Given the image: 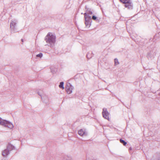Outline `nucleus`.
<instances>
[{"label":"nucleus","mask_w":160,"mask_h":160,"mask_svg":"<svg viewBox=\"0 0 160 160\" xmlns=\"http://www.w3.org/2000/svg\"><path fill=\"white\" fill-rule=\"evenodd\" d=\"M45 40L49 44L48 46L52 47L56 42V36L51 32H48L45 38Z\"/></svg>","instance_id":"f257e3e1"},{"label":"nucleus","mask_w":160,"mask_h":160,"mask_svg":"<svg viewBox=\"0 0 160 160\" xmlns=\"http://www.w3.org/2000/svg\"><path fill=\"white\" fill-rule=\"evenodd\" d=\"M15 149V148L14 146L9 143L7 146L6 149L2 152V154L3 156L6 157L10 153V151Z\"/></svg>","instance_id":"f03ea898"},{"label":"nucleus","mask_w":160,"mask_h":160,"mask_svg":"<svg viewBox=\"0 0 160 160\" xmlns=\"http://www.w3.org/2000/svg\"><path fill=\"white\" fill-rule=\"evenodd\" d=\"M0 124L10 129H12L13 127V124L11 122L2 119L1 118H0Z\"/></svg>","instance_id":"7ed1b4c3"},{"label":"nucleus","mask_w":160,"mask_h":160,"mask_svg":"<svg viewBox=\"0 0 160 160\" xmlns=\"http://www.w3.org/2000/svg\"><path fill=\"white\" fill-rule=\"evenodd\" d=\"M120 1L125 4L124 6L128 9H132L133 8V4L131 0H119Z\"/></svg>","instance_id":"20e7f679"},{"label":"nucleus","mask_w":160,"mask_h":160,"mask_svg":"<svg viewBox=\"0 0 160 160\" xmlns=\"http://www.w3.org/2000/svg\"><path fill=\"white\" fill-rule=\"evenodd\" d=\"M17 24V22L15 20L11 21L10 24V28L11 31H13L14 32H17V29L16 26Z\"/></svg>","instance_id":"39448f33"},{"label":"nucleus","mask_w":160,"mask_h":160,"mask_svg":"<svg viewBox=\"0 0 160 160\" xmlns=\"http://www.w3.org/2000/svg\"><path fill=\"white\" fill-rule=\"evenodd\" d=\"M38 95L41 97L42 100L46 105H48L49 104V99L47 96L45 95L42 96L41 94L39 92H38Z\"/></svg>","instance_id":"423d86ee"},{"label":"nucleus","mask_w":160,"mask_h":160,"mask_svg":"<svg viewBox=\"0 0 160 160\" xmlns=\"http://www.w3.org/2000/svg\"><path fill=\"white\" fill-rule=\"evenodd\" d=\"M103 117L105 119L109 120V113L107 110L106 108H103L102 112Z\"/></svg>","instance_id":"0eeeda50"},{"label":"nucleus","mask_w":160,"mask_h":160,"mask_svg":"<svg viewBox=\"0 0 160 160\" xmlns=\"http://www.w3.org/2000/svg\"><path fill=\"white\" fill-rule=\"evenodd\" d=\"M78 133L81 136H86L88 135V133L86 131L82 129L78 131Z\"/></svg>","instance_id":"6e6552de"},{"label":"nucleus","mask_w":160,"mask_h":160,"mask_svg":"<svg viewBox=\"0 0 160 160\" xmlns=\"http://www.w3.org/2000/svg\"><path fill=\"white\" fill-rule=\"evenodd\" d=\"M69 84L70 85V87L67 86L66 88V91L67 92V93L68 94H70L72 92V90L73 88V87L72 86L70 83H69Z\"/></svg>","instance_id":"1a4fd4ad"},{"label":"nucleus","mask_w":160,"mask_h":160,"mask_svg":"<svg viewBox=\"0 0 160 160\" xmlns=\"http://www.w3.org/2000/svg\"><path fill=\"white\" fill-rule=\"evenodd\" d=\"M84 15L85 21L92 22L91 17L89 15H87L86 13H84Z\"/></svg>","instance_id":"9d476101"},{"label":"nucleus","mask_w":160,"mask_h":160,"mask_svg":"<svg viewBox=\"0 0 160 160\" xmlns=\"http://www.w3.org/2000/svg\"><path fill=\"white\" fill-rule=\"evenodd\" d=\"M156 52L155 50H152L150 51L149 53H148V58H151L154 57L156 54Z\"/></svg>","instance_id":"9b49d317"},{"label":"nucleus","mask_w":160,"mask_h":160,"mask_svg":"<svg viewBox=\"0 0 160 160\" xmlns=\"http://www.w3.org/2000/svg\"><path fill=\"white\" fill-rule=\"evenodd\" d=\"M86 9V12L85 13H86L87 15H91L92 14V12L91 11V9L89 8H88L86 6L85 7Z\"/></svg>","instance_id":"f8f14e48"},{"label":"nucleus","mask_w":160,"mask_h":160,"mask_svg":"<svg viewBox=\"0 0 160 160\" xmlns=\"http://www.w3.org/2000/svg\"><path fill=\"white\" fill-rule=\"evenodd\" d=\"M93 54L92 52L91 53H90V52H88V54L87 55V58L89 59L91 58L93 55Z\"/></svg>","instance_id":"ddd939ff"},{"label":"nucleus","mask_w":160,"mask_h":160,"mask_svg":"<svg viewBox=\"0 0 160 160\" xmlns=\"http://www.w3.org/2000/svg\"><path fill=\"white\" fill-rule=\"evenodd\" d=\"M91 19L94 20L96 21L99 22V19H98L97 17L95 15H93L91 18Z\"/></svg>","instance_id":"4468645a"},{"label":"nucleus","mask_w":160,"mask_h":160,"mask_svg":"<svg viewBox=\"0 0 160 160\" xmlns=\"http://www.w3.org/2000/svg\"><path fill=\"white\" fill-rule=\"evenodd\" d=\"M51 72L52 73H54L57 71V69L54 68L53 67H52L50 68Z\"/></svg>","instance_id":"2eb2a0df"},{"label":"nucleus","mask_w":160,"mask_h":160,"mask_svg":"<svg viewBox=\"0 0 160 160\" xmlns=\"http://www.w3.org/2000/svg\"><path fill=\"white\" fill-rule=\"evenodd\" d=\"M59 87L60 88H61L62 89H64L63 82H61L60 83V84L59 86Z\"/></svg>","instance_id":"dca6fc26"},{"label":"nucleus","mask_w":160,"mask_h":160,"mask_svg":"<svg viewBox=\"0 0 160 160\" xmlns=\"http://www.w3.org/2000/svg\"><path fill=\"white\" fill-rule=\"evenodd\" d=\"M120 142L124 146H125L127 144V142H125L122 139H120Z\"/></svg>","instance_id":"f3484780"},{"label":"nucleus","mask_w":160,"mask_h":160,"mask_svg":"<svg viewBox=\"0 0 160 160\" xmlns=\"http://www.w3.org/2000/svg\"><path fill=\"white\" fill-rule=\"evenodd\" d=\"M91 22L85 21V24L86 27H89L91 25Z\"/></svg>","instance_id":"a211bd4d"},{"label":"nucleus","mask_w":160,"mask_h":160,"mask_svg":"<svg viewBox=\"0 0 160 160\" xmlns=\"http://www.w3.org/2000/svg\"><path fill=\"white\" fill-rule=\"evenodd\" d=\"M43 56V54L42 53H40L39 54L37 55L36 57H39L41 58Z\"/></svg>","instance_id":"6ab92c4d"},{"label":"nucleus","mask_w":160,"mask_h":160,"mask_svg":"<svg viewBox=\"0 0 160 160\" xmlns=\"http://www.w3.org/2000/svg\"><path fill=\"white\" fill-rule=\"evenodd\" d=\"M114 62H115V65H117L119 63L118 61V60L117 58H115L114 59Z\"/></svg>","instance_id":"aec40b11"},{"label":"nucleus","mask_w":160,"mask_h":160,"mask_svg":"<svg viewBox=\"0 0 160 160\" xmlns=\"http://www.w3.org/2000/svg\"><path fill=\"white\" fill-rule=\"evenodd\" d=\"M21 40L22 42H23V39H22Z\"/></svg>","instance_id":"412c9836"}]
</instances>
